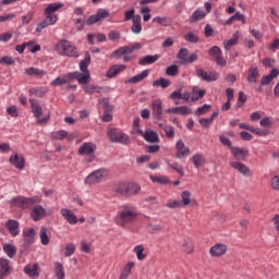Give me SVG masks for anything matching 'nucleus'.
<instances>
[{"label": "nucleus", "instance_id": "1", "mask_svg": "<svg viewBox=\"0 0 279 279\" xmlns=\"http://www.w3.org/2000/svg\"><path fill=\"white\" fill-rule=\"evenodd\" d=\"M41 199L39 196L25 197V196H15L11 199V203L14 204L17 208H22V210H26L27 208H32V206H36V204H40Z\"/></svg>", "mask_w": 279, "mask_h": 279}, {"label": "nucleus", "instance_id": "2", "mask_svg": "<svg viewBox=\"0 0 279 279\" xmlns=\"http://www.w3.org/2000/svg\"><path fill=\"white\" fill-rule=\"evenodd\" d=\"M56 51L61 56H69L70 58H75L77 56V51H75V46L71 45L69 40H60L54 46Z\"/></svg>", "mask_w": 279, "mask_h": 279}, {"label": "nucleus", "instance_id": "3", "mask_svg": "<svg viewBox=\"0 0 279 279\" xmlns=\"http://www.w3.org/2000/svg\"><path fill=\"white\" fill-rule=\"evenodd\" d=\"M134 219H136V211H133L130 209H123L117 216L116 222L118 226H121V228H125V226H128V223H132Z\"/></svg>", "mask_w": 279, "mask_h": 279}, {"label": "nucleus", "instance_id": "4", "mask_svg": "<svg viewBox=\"0 0 279 279\" xmlns=\"http://www.w3.org/2000/svg\"><path fill=\"white\" fill-rule=\"evenodd\" d=\"M108 138L111 143H120V145H130V143H132L128 134L117 132L114 129L108 131Z\"/></svg>", "mask_w": 279, "mask_h": 279}, {"label": "nucleus", "instance_id": "5", "mask_svg": "<svg viewBox=\"0 0 279 279\" xmlns=\"http://www.w3.org/2000/svg\"><path fill=\"white\" fill-rule=\"evenodd\" d=\"M34 239H36V229L31 228L23 231V243L21 254L27 252L32 245H34Z\"/></svg>", "mask_w": 279, "mask_h": 279}, {"label": "nucleus", "instance_id": "6", "mask_svg": "<svg viewBox=\"0 0 279 279\" xmlns=\"http://www.w3.org/2000/svg\"><path fill=\"white\" fill-rule=\"evenodd\" d=\"M62 2H54L47 5V8L44 10V15L48 16L50 19L51 23H58V14H54V12H58L60 8H63Z\"/></svg>", "mask_w": 279, "mask_h": 279}, {"label": "nucleus", "instance_id": "7", "mask_svg": "<svg viewBox=\"0 0 279 279\" xmlns=\"http://www.w3.org/2000/svg\"><path fill=\"white\" fill-rule=\"evenodd\" d=\"M108 171L106 169H98L87 175L84 180L85 184H99Z\"/></svg>", "mask_w": 279, "mask_h": 279}, {"label": "nucleus", "instance_id": "8", "mask_svg": "<svg viewBox=\"0 0 279 279\" xmlns=\"http://www.w3.org/2000/svg\"><path fill=\"white\" fill-rule=\"evenodd\" d=\"M197 77L203 80V82H217L219 80V73L211 71V72H206L204 69H198L196 70Z\"/></svg>", "mask_w": 279, "mask_h": 279}, {"label": "nucleus", "instance_id": "9", "mask_svg": "<svg viewBox=\"0 0 279 279\" xmlns=\"http://www.w3.org/2000/svg\"><path fill=\"white\" fill-rule=\"evenodd\" d=\"M151 112L156 121H162V114L165 112V110L162 109V100L154 99L151 101Z\"/></svg>", "mask_w": 279, "mask_h": 279}, {"label": "nucleus", "instance_id": "10", "mask_svg": "<svg viewBox=\"0 0 279 279\" xmlns=\"http://www.w3.org/2000/svg\"><path fill=\"white\" fill-rule=\"evenodd\" d=\"M12 274V266L10 265V259L0 258V279H5Z\"/></svg>", "mask_w": 279, "mask_h": 279}, {"label": "nucleus", "instance_id": "11", "mask_svg": "<svg viewBox=\"0 0 279 279\" xmlns=\"http://www.w3.org/2000/svg\"><path fill=\"white\" fill-rule=\"evenodd\" d=\"M230 167L235 169V171H239L242 175H245V178H252V170H250L245 163H242L241 161H231Z\"/></svg>", "mask_w": 279, "mask_h": 279}, {"label": "nucleus", "instance_id": "12", "mask_svg": "<svg viewBox=\"0 0 279 279\" xmlns=\"http://www.w3.org/2000/svg\"><path fill=\"white\" fill-rule=\"evenodd\" d=\"M65 80L68 82H73V80H77L78 84H88V75L82 74L81 72H70L65 75Z\"/></svg>", "mask_w": 279, "mask_h": 279}, {"label": "nucleus", "instance_id": "13", "mask_svg": "<svg viewBox=\"0 0 279 279\" xmlns=\"http://www.w3.org/2000/svg\"><path fill=\"white\" fill-rule=\"evenodd\" d=\"M47 217V210L43 208V205H35L31 213V219L33 221H40V219H45Z\"/></svg>", "mask_w": 279, "mask_h": 279}, {"label": "nucleus", "instance_id": "14", "mask_svg": "<svg viewBox=\"0 0 279 279\" xmlns=\"http://www.w3.org/2000/svg\"><path fill=\"white\" fill-rule=\"evenodd\" d=\"M175 158H187L189 154H191V148L184 145L182 140H179L175 144Z\"/></svg>", "mask_w": 279, "mask_h": 279}, {"label": "nucleus", "instance_id": "15", "mask_svg": "<svg viewBox=\"0 0 279 279\" xmlns=\"http://www.w3.org/2000/svg\"><path fill=\"white\" fill-rule=\"evenodd\" d=\"M137 134L140 136H143V138L146 141V143H159L160 138L158 137V133L154 131H145L143 132L142 130H137Z\"/></svg>", "mask_w": 279, "mask_h": 279}, {"label": "nucleus", "instance_id": "16", "mask_svg": "<svg viewBox=\"0 0 279 279\" xmlns=\"http://www.w3.org/2000/svg\"><path fill=\"white\" fill-rule=\"evenodd\" d=\"M9 162L15 167V169H20V171H22V169H25V157L20 156L17 153H14L13 155H11V157L9 158Z\"/></svg>", "mask_w": 279, "mask_h": 279}, {"label": "nucleus", "instance_id": "17", "mask_svg": "<svg viewBox=\"0 0 279 279\" xmlns=\"http://www.w3.org/2000/svg\"><path fill=\"white\" fill-rule=\"evenodd\" d=\"M88 64H90V52H85V58L80 62V70L82 71V75H87V81L90 80V71H88Z\"/></svg>", "mask_w": 279, "mask_h": 279}, {"label": "nucleus", "instance_id": "18", "mask_svg": "<svg viewBox=\"0 0 279 279\" xmlns=\"http://www.w3.org/2000/svg\"><path fill=\"white\" fill-rule=\"evenodd\" d=\"M96 149H97V145H95L93 143H84L78 148V155L80 156H93V155H95Z\"/></svg>", "mask_w": 279, "mask_h": 279}, {"label": "nucleus", "instance_id": "19", "mask_svg": "<svg viewBox=\"0 0 279 279\" xmlns=\"http://www.w3.org/2000/svg\"><path fill=\"white\" fill-rule=\"evenodd\" d=\"M21 223H19L17 220H14V219H9L7 222H5V228L7 230H9L11 236H19V233L21 232L19 230Z\"/></svg>", "mask_w": 279, "mask_h": 279}, {"label": "nucleus", "instance_id": "20", "mask_svg": "<svg viewBox=\"0 0 279 279\" xmlns=\"http://www.w3.org/2000/svg\"><path fill=\"white\" fill-rule=\"evenodd\" d=\"M61 215L63 219L68 221V223H71V226H75V223L78 221L77 216H75V214H73V211L69 208H62Z\"/></svg>", "mask_w": 279, "mask_h": 279}, {"label": "nucleus", "instance_id": "21", "mask_svg": "<svg viewBox=\"0 0 279 279\" xmlns=\"http://www.w3.org/2000/svg\"><path fill=\"white\" fill-rule=\"evenodd\" d=\"M279 70L278 68H274L271 72L268 75H265L260 80V86H269L271 82H274V78L278 77Z\"/></svg>", "mask_w": 279, "mask_h": 279}, {"label": "nucleus", "instance_id": "22", "mask_svg": "<svg viewBox=\"0 0 279 279\" xmlns=\"http://www.w3.org/2000/svg\"><path fill=\"white\" fill-rule=\"evenodd\" d=\"M231 154L234 156L236 160H245L247 158V155L250 151L247 148H241V147H231Z\"/></svg>", "mask_w": 279, "mask_h": 279}, {"label": "nucleus", "instance_id": "23", "mask_svg": "<svg viewBox=\"0 0 279 279\" xmlns=\"http://www.w3.org/2000/svg\"><path fill=\"white\" fill-rule=\"evenodd\" d=\"M209 252L211 256H223V254L228 252V246H226V244L218 243L211 246Z\"/></svg>", "mask_w": 279, "mask_h": 279}, {"label": "nucleus", "instance_id": "24", "mask_svg": "<svg viewBox=\"0 0 279 279\" xmlns=\"http://www.w3.org/2000/svg\"><path fill=\"white\" fill-rule=\"evenodd\" d=\"M246 80L250 84H256L258 82V66L254 64L250 66Z\"/></svg>", "mask_w": 279, "mask_h": 279}, {"label": "nucleus", "instance_id": "25", "mask_svg": "<svg viewBox=\"0 0 279 279\" xmlns=\"http://www.w3.org/2000/svg\"><path fill=\"white\" fill-rule=\"evenodd\" d=\"M149 75V70H144L140 74H136L132 76L131 78L125 82V84H138V82H143L145 77H148Z\"/></svg>", "mask_w": 279, "mask_h": 279}, {"label": "nucleus", "instance_id": "26", "mask_svg": "<svg viewBox=\"0 0 279 279\" xmlns=\"http://www.w3.org/2000/svg\"><path fill=\"white\" fill-rule=\"evenodd\" d=\"M29 104L34 117H36V119H40V117H43V107H40L38 101H36L34 98L29 99Z\"/></svg>", "mask_w": 279, "mask_h": 279}, {"label": "nucleus", "instance_id": "27", "mask_svg": "<svg viewBox=\"0 0 279 279\" xmlns=\"http://www.w3.org/2000/svg\"><path fill=\"white\" fill-rule=\"evenodd\" d=\"M58 22H51V19H49V15H46L45 19H43L36 26L37 34H40L43 29H46V27H49V25H56Z\"/></svg>", "mask_w": 279, "mask_h": 279}, {"label": "nucleus", "instance_id": "28", "mask_svg": "<svg viewBox=\"0 0 279 279\" xmlns=\"http://www.w3.org/2000/svg\"><path fill=\"white\" fill-rule=\"evenodd\" d=\"M141 193V185L137 183H126V197H132Z\"/></svg>", "mask_w": 279, "mask_h": 279}, {"label": "nucleus", "instance_id": "29", "mask_svg": "<svg viewBox=\"0 0 279 279\" xmlns=\"http://www.w3.org/2000/svg\"><path fill=\"white\" fill-rule=\"evenodd\" d=\"M24 274L29 276V278H37V276H40V272H38V264L26 265L24 267Z\"/></svg>", "mask_w": 279, "mask_h": 279}, {"label": "nucleus", "instance_id": "30", "mask_svg": "<svg viewBox=\"0 0 279 279\" xmlns=\"http://www.w3.org/2000/svg\"><path fill=\"white\" fill-rule=\"evenodd\" d=\"M113 192L122 197H128V183L122 182L113 186Z\"/></svg>", "mask_w": 279, "mask_h": 279}, {"label": "nucleus", "instance_id": "31", "mask_svg": "<svg viewBox=\"0 0 279 279\" xmlns=\"http://www.w3.org/2000/svg\"><path fill=\"white\" fill-rule=\"evenodd\" d=\"M126 66L124 64L113 65L107 71V77H117L121 71H125Z\"/></svg>", "mask_w": 279, "mask_h": 279}, {"label": "nucleus", "instance_id": "32", "mask_svg": "<svg viewBox=\"0 0 279 279\" xmlns=\"http://www.w3.org/2000/svg\"><path fill=\"white\" fill-rule=\"evenodd\" d=\"M25 74L29 75L31 77L32 76L44 77V75H47V72L45 70H40V69L32 66V68L25 69Z\"/></svg>", "mask_w": 279, "mask_h": 279}, {"label": "nucleus", "instance_id": "33", "mask_svg": "<svg viewBox=\"0 0 279 279\" xmlns=\"http://www.w3.org/2000/svg\"><path fill=\"white\" fill-rule=\"evenodd\" d=\"M159 58H160V56H158V54H155V56L148 54V56H145L144 58H141L138 60V64L141 66H145L147 64H154V62H157V60Z\"/></svg>", "mask_w": 279, "mask_h": 279}, {"label": "nucleus", "instance_id": "34", "mask_svg": "<svg viewBox=\"0 0 279 279\" xmlns=\"http://www.w3.org/2000/svg\"><path fill=\"white\" fill-rule=\"evenodd\" d=\"M192 162L195 169H199V167H204V165H206V157L202 154H195L192 157Z\"/></svg>", "mask_w": 279, "mask_h": 279}, {"label": "nucleus", "instance_id": "35", "mask_svg": "<svg viewBox=\"0 0 279 279\" xmlns=\"http://www.w3.org/2000/svg\"><path fill=\"white\" fill-rule=\"evenodd\" d=\"M236 45H239V33H234L231 39L223 41L226 51H230V49H232V47H236Z\"/></svg>", "mask_w": 279, "mask_h": 279}, {"label": "nucleus", "instance_id": "36", "mask_svg": "<svg viewBox=\"0 0 279 279\" xmlns=\"http://www.w3.org/2000/svg\"><path fill=\"white\" fill-rule=\"evenodd\" d=\"M132 23L133 25L131 27V32H133V34H141V32H143V26L141 25V15H135Z\"/></svg>", "mask_w": 279, "mask_h": 279}, {"label": "nucleus", "instance_id": "37", "mask_svg": "<svg viewBox=\"0 0 279 279\" xmlns=\"http://www.w3.org/2000/svg\"><path fill=\"white\" fill-rule=\"evenodd\" d=\"M142 48H143V44L141 43H134L129 46H124L123 47L124 56H130V53H134V51H138V49H142Z\"/></svg>", "mask_w": 279, "mask_h": 279}, {"label": "nucleus", "instance_id": "38", "mask_svg": "<svg viewBox=\"0 0 279 279\" xmlns=\"http://www.w3.org/2000/svg\"><path fill=\"white\" fill-rule=\"evenodd\" d=\"M3 252L7 254L9 258H14L16 256V246L14 244L7 243L3 245Z\"/></svg>", "mask_w": 279, "mask_h": 279}, {"label": "nucleus", "instance_id": "39", "mask_svg": "<svg viewBox=\"0 0 279 279\" xmlns=\"http://www.w3.org/2000/svg\"><path fill=\"white\" fill-rule=\"evenodd\" d=\"M153 86L155 88H169V86H171V82L165 77H159V80L153 82Z\"/></svg>", "mask_w": 279, "mask_h": 279}, {"label": "nucleus", "instance_id": "40", "mask_svg": "<svg viewBox=\"0 0 279 279\" xmlns=\"http://www.w3.org/2000/svg\"><path fill=\"white\" fill-rule=\"evenodd\" d=\"M205 17H206V11H202L197 9L192 13L190 21L192 23H197V21H202V19H205Z\"/></svg>", "mask_w": 279, "mask_h": 279}, {"label": "nucleus", "instance_id": "41", "mask_svg": "<svg viewBox=\"0 0 279 279\" xmlns=\"http://www.w3.org/2000/svg\"><path fill=\"white\" fill-rule=\"evenodd\" d=\"M144 202H146L153 210H158V208H160V204L158 203V198L156 196H147L144 198Z\"/></svg>", "mask_w": 279, "mask_h": 279}, {"label": "nucleus", "instance_id": "42", "mask_svg": "<svg viewBox=\"0 0 279 279\" xmlns=\"http://www.w3.org/2000/svg\"><path fill=\"white\" fill-rule=\"evenodd\" d=\"M54 276L57 279H64V266H62L60 262L54 263Z\"/></svg>", "mask_w": 279, "mask_h": 279}, {"label": "nucleus", "instance_id": "43", "mask_svg": "<svg viewBox=\"0 0 279 279\" xmlns=\"http://www.w3.org/2000/svg\"><path fill=\"white\" fill-rule=\"evenodd\" d=\"M83 90H85V93H87V95H93L94 93H104V87H99L96 85H85L83 87Z\"/></svg>", "mask_w": 279, "mask_h": 279}, {"label": "nucleus", "instance_id": "44", "mask_svg": "<svg viewBox=\"0 0 279 279\" xmlns=\"http://www.w3.org/2000/svg\"><path fill=\"white\" fill-rule=\"evenodd\" d=\"M132 267H134V263L129 262L124 266V268H123V270H122V272L120 275V279H128V278H130V274H132Z\"/></svg>", "mask_w": 279, "mask_h": 279}, {"label": "nucleus", "instance_id": "45", "mask_svg": "<svg viewBox=\"0 0 279 279\" xmlns=\"http://www.w3.org/2000/svg\"><path fill=\"white\" fill-rule=\"evenodd\" d=\"M153 23H158L162 27H169L171 25V20L169 17L156 16L153 19Z\"/></svg>", "mask_w": 279, "mask_h": 279}, {"label": "nucleus", "instance_id": "46", "mask_svg": "<svg viewBox=\"0 0 279 279\" xmlns=\"http://www.w3.org/2000/svg\"><path fill=\"white\" fill-rule=\"evenodd\" d=\"M39 239L41 241V245H49V235L47 234V227H41L39 232Z\"/></svg>", "mask_w": 279, "mask_h": 279}, {"label": "nucleus", "instance_id": "47", "mask_svg": "<svg viewBox=\"0 0 279 279\" xmlns=\"http://www.w3.org/2000/svg\"><path fill=\"white\" fill-rule=\"evenodd\" d=\"M133 252L136 254L137 259L140 260H145V258H147V255L143 253L145 252V247H143V245H136L133 248Z\"/></svg>", "mask_w": 279, "mask_h": 279}, {"label": "nucleus", "instance_id": "48", "mask_svg": "<svg viewBox=\"0 0 279 279\" xmlns=\"http://www.w3.org/2000/svg\"><path fill=\"white\" fill-rule=\"evenodd\" d=\"M181 204H182V207L184 208V206H191V192L189 191H183L181 193Z\"/></svg>", "mask_w": 279, "mask_h": 279}, {"label": "nucleus", "instance_id": "49", "mask_svg": "<svg viewBox=\"0 0 279 279\" xmlns=\"http://www.w3.org/2000/svg\"><path fill=\"white\" fill-rule=\"evenodd\" d=\"M69 136V132L61 130L52 133V141H64Z\"/></svg>", "mask_w": 279, "mask_h": 279}, {"label": "nucleus", "instance_id": "50", "mask_svg": "<svg viewBox=\"0 0 279 279\" xmlns=\"http://www.w3.org/2000/svg\"><path fill=\"white\" fill-rule=\"evenodd\" d=\"M184 39L186 40V43H191L192 45H197V43H199V37H197L193 32H189L184 36Z\"/></svg>", "mask_w": 279, "mask_h": 279}, {"label": "nucleus", "instance_id": "51", "mask_svg": "<svg viewBox=\"0 0 279 279\" xmlns=\"http://www.w3.org/2000/svg\"><path fill=\"white\" fill-rule=\"evenodd\" d=\"M189 59V49L181 48L178 53V60H181L183 64H186V60Z\"/></svg>", "mask_w": 279, "mask_h": 279}, {"label": "nucleus", "instance_id": "52", "mask_svg": "<svg viewBox=\"0 0 279 279\" xmlns=\"http://www.w3.org/2000/svg\"><path fill=\"white\" fill-rule=\"evenodd\" d=\"M170 169H173V171H175L177 173H179V175H181L183 178L184 175V168L182 167V165L178 163V162H172L169 163Z\"/></svg>", "mask_w": 279, "mask_h": 279}, {"label": "nucleus", "instance_id": "53", "mask_svg": "<svg viewBox=\"0 0 279 279\" xmlns=\"http://www.w3.org/2000/svg\"><path fill=\"white\" fill-rule=\"evenodd\" d=\"M100 104H101L105 112H112V110H114V107L112 105H110V100L108 98H102L100 100Z\"/></svg>", "mask_w": 279, "mask_h": 279}, {"label": "nucleus", "instance_id": "54", "mask_svg": "<svg viewBox=\"0 0 279 279\" xmlns=\"http://www.w3.org/2000/svg\"><path fill=\"white\" fill-rule=\"evenodd\" d=\"M63 84H69V80H66V76L65 77L58 76L56 80H53L50 83V86H63Z\"/></svg>", "mask_w": 279, "mask_h": 279}, {"label": "nucleus", "instance_id": "55", "mask_svg": "<svg viewBox=\"0 0 279 279\" xmlns=\"http://www.w3.org/2000/svg\"><path fill=\"white\" fill-rule=\"evenodd\" d=\"M208 53L211 56V58H218L219 56H222L221 48H219V46L211 47Z\"/></svg>", "mask_w": 279, "mask_h": 279}, {"label": "nucleus", "instance_id": "56", "mask_svg": "<svg viewBox=\"0 0 279 279\" xmlns=\"http://www.w3.org/2000/svg\"><path fill=\"white\" fill-rule=\"evenodd\" d=\"M208 110H210V105L205 104L204 106L198 107L195 110V114H196V117H202V114H206V112H208Z\"/></svg>", "mask_w": 279, "mask_h": 279}, {"label": "nucleus", "instance_id": "57", "mask_svg": "<svg viewBox=\"0 0 279 279\" xmlns=\"http://www.w3.org/2000/svg\"><path fill=\"white\" fill-rule=\"evenodd\" d=\"M205 95H206V89L196 90L192 96V101H199V99L204 98Z\"/></svg>", "mask_w": 279, "mask_h": 279}, {"label": "nucleus", "instance_id": "58", "mask_svg": "<svg viewBox=\"0 0 279 279\" xmlns=\"http://www.w3.org/2000/svg\"><path fill=\"white\" fill-rule=\"evenodd\" d=\"M136 11L134 10V8L128 10L124 12V22H128V21H134V17H136V15H134Z\"/></svg>", "mask_w": 279, "mask_h": 279}, {"label": "nucleus", "instance_id": "59", "mask_svg": "<svg viewBox=\"0 0 279 279\" xmlns=\"http://www.w3.org/2000/svg\"><path fill=\"white\" fill-rule=\"evenodd\" d=\"M74 254H75V244L73 243L66 244L64 256L69 257V256H73Z\"/></svg>", "mask_w": 279, "mask_h": 279}, {"label": "nucleus", "instance_id": "60", "mask_svg": "<svg viewBox=\"0 0 279 279\" xmlns=\"http://www.w3.org/2000/svg\"><path fill=\"white\" fill-rule=\"evenodd\" d=\"M150 180H151V182H157V184H168L169 183V179H167L166 177L150 175Z\"/></svg>", "mask_w": 279, "mask_h": 279}, {"label": "nucleus", "instance_id": "61", "mask_svg": "<svg viewBox=\"0 0 279 279\" xmlns=\"http://www.w3.org/2000/svg\"><path fill=\"white\" fill-rule=\"evenodd\" d=\"M141 14H143V21L144 23H147L151 19V14H149V7H144L141 10Z\"/></svg>", "mask_w": 279, "mask_h": 279}, {"label": "nucleus", "instance_id": "62", "mask_svg": "<svg viewBox=\"0 0 279 279\" xmlns=\"http://www.w3.org/2000/svg\"><path fill=\"white\" fill-rule=\"evenodd\" d=\"M7 112L8 114H10V117H13V118L19 117V108L16 106L8 107Z\"/></svg>", "mask_w": 279, "mask_h": 279}, {"label": "nucleus", "instance_id": "63", "mask_svg": "<svg viewBox=\"0 0 279 279\" xmlns=\"http://www.w3.org/2000/svg\"><path fill=\"white\" fill-rule=\"evenodd\" d=\"M167 75L174 77L178 74V65H170L166 70Z\"/></svg>", "mask_w": 279, "mask_h": 279}, {"label": "nucleus", "instance_id": "64", "mask_svg": "<svg viewBox=\"0 0 279 279\" xmlns=\"http://www.w3.org/2000/svg\"><path fill=\"white\" fill-rule=\"evenodd\" d=\"M270 186H271V189H274V191H279V177L278 175H275L270 180Z\"/></svg>", "mask_w": 279, "mask_h": 279}]
</instances>
